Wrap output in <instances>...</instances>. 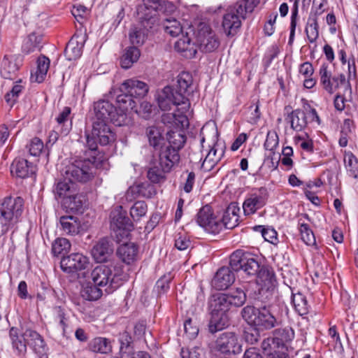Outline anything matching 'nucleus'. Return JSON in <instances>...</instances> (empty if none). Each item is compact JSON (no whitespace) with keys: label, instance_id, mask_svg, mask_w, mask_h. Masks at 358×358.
<instances>
[{"label":"nucleus","instance_id":"obj_1","mask_svg":"<svg viewBox=\"0 0 358 358\" xmlns=\"http://www.w3.org/2000/svg\"><path fill=\"white\" fill-rule=\"evenodd\" d=\"M120 94L117 96L116 102L117 106L115 107L119 113H124L128 117L127 113L131 110L137 112L136 101L145 96L148 92V85L135 79H128L122 83L120 87Z\"/></svg>","mask_w":358,"mask_h":358},{"label":"nucleus","instance_id":"obj_2","mask_svg":"<svg viewBox=\"0 0 358 358\" xmlns=\"http://www.w3.org/2000/svg\"><path fill=\"white\" fill-rule=\"evenodd\" d=\"M91 277L94 284L104 287V292L109 294L116 290L124 280L123 266L120 263L97 266L91 272Z\"/></svg>","mask_w":358,"mask_h":358},{"label":"nucleus","instance_id":"obj_3","mask_svg":"<svg viewBox=\"0 0 358 358\" xmlns=\"http://www.w3.org/2000/svg\"><path fill=\"white\" fill-rule=\"evenodd\" d=\"M260 0H239L229 6L223 15L222 26L227 36H234L241 27V20L246 18L248 13H252Z\"/></svg>","mask_w":358,"mask_h":358},{"label":"nucleus","instance_id":"obj_4","mask_svg":"<svg viewBox=\"0 0 358 358\" xmlns=\"http://www.w3.org/2000/svg\"><path fill=\"white\" fill-rule=\"evenodd\" d=\"M24 199L20 196H7L0 206V236L9 230H15L21 221L24 211Z\"/></svg>","mask_w":358,"mask_h":358},{"label":"nucleus","instance_id":"obj_5","mask_svg":"<svg viewBox=\"0 0 358 358\" xmlns=\"http://www.w3.org/2000/svg\"><path fill=\"white\" fill-rule=\"evenodd\" d=\"M243 319L248 325H253L262 331H268L280 324V320L273 313L269 306L256 308L246 306L241 310Z\"/></svg>","mask_w":358,"mask_h":358},{"label":"nucleus","instance_id":"obj_6","mask_svg":"<svg viewBox=\"0 0 358 358\" xmlns=\"http://www.w3.org/2000/svg\"><path fill=\"white\" fill-rule=\"evenodd\" d=\"M102 157H92V159H78L66 166L65 176L75 182L86 183L92 180L96 175V169L103 163Z\"/></svg>","mask_w":358,"mask_h":358},{"label":"nucleus","instance_id":"obj_7","mask_svg":"<svg viewBox=\"0 0 358 358\" xmlns=\"http://www.w3.org/2000/svg\"><path fill=\"white\" fill-rule=\"evenodd\" d=\"M164 124L170 130L167 131V140L169 145L167 147L179 151L186 141L184 129L188 127L189 120L185 114L167 113L162 117Z\"/></svg>","mask_w":358,"mask_h":358},{"label":"nucleus","instance_id":"obj_8","mask_svg":"<svg viewBox=\"0 0 358 358\" xmlns=\"http://www.w3.org/2000/svg\"><path fill=\"white\" fill-rule=\"evenodd\" d=\"M230 306L226 294H219L210 302L211 319L208 327L210 333L214 334L228 325L227 312Z\"/></svg>","mask_w":358,"mask_h":358},{"label":"nucleus","instance_id":"obj_9","mask_svg":"<svg viewBox=\"0 0 358 358\" xmlns=\"http://www.w3.org/2000/svg\"><path fill=\"white\" fill-rule=\"evenodd\" d=\"M157 101L162 110H169L173 106H176L178 108V114H185L190 108L189 99H185L169 85L158 92Z\"/></svg>","mask_w":358,"mask_h":358},{"label":"nucleus","instance_id":"obj_10","mask_svg":"<svg viewBox=\"0 0 358 358\" xmlns=\"http://www.w3.org/2000/svg\"><path fill=\"white\" fill-rule=\"evenodd\" d=\"M230 267L236 271L242 270L247 275L255 277L259 271L260 264L252 254L237 250L230 256Z\"/></svg>","mask_w":358,"mask_h":358},{"label":"nucleus","instance_id":"obj_11","mask_svg":"<svg viewBox=\"0 0 358 358\" xmlns=\"http://www.w3.org/2000/svg\"><path fill=\"white\" fill-rule=\"evenodd\" d=\"M94 110L96 121H110L118 127L127 125L130 122L124 113H119L117 109L108 101L101 100L94 103Z\"/></svg>","mask_w":358,"mask_h":358},{"label":"nucleus","instance_id":"obj_12","mask_svg":"<svg viewBox=\"0 0 358 358\" xmlns=\"http://www.w3.org/2000/svg\"><path fill=\"white\" fill-rule=\"evenodd\" d=\"M195 37L197 46L203 52H213L220 45L218 36L209 25L205 23L199 24Z\"/></svg>","mask_w":358,"mask_h":358},{"label":"nucleus","instance_id":"obj_13","mask_svg":"<svg viewBox=\"0 0 358 358\" xmlns=\"http://www.w3.org/2000/svg\"><path fill=\"white\" fill-rule=\"evenodd\" d=\"M90 263L88 257L81 253H72L70 255L64 257L60 262L62 270L67 273H78V276L82 275L86 277L88 273Z\"/></svg>","mask_w":358,"mask_h":358},{"label":"nucleus","instance_id":"obj_14","mask_svg":"<svg viewBox=\"0 0 358 358\" xmlns=\"http://www.w3.org/2000/svg\"><path fill=\"white\" fill-rule=\"evenodd\" d=\"M320 85L327 93L332 94L337 89L345 83V76L343 73L333 74L329 64L323 62L318 71Z\"/></svg>","mask_w":358,"mask_h":358},{"label":"nucleus","instance_id":"obj_15","mask_svg":"<svg viewBox=\"0 0 358 358\" xmlns=\"http://www.w3.org/2000/svg\"><path fill=\"white\" fill-rule=\"evenodd\" d=\"M268 196V191L264 187L255 189L248 195L243 203L244 214L245 215L255 214L266 204Z\"/></svg>","mask_w":358,"mask_h":358},{"label":"nucleus","instance_id":"obj_16","mask_svg":"<svg viewBox=\"0 0 358 358\" xmlns=\"http://www.w3.org/2000/svg\"><path fill=\"white\" fill-rule=\"evenodd\" d=\"M197 224L210 234H218L222 229V223L213 214L208 205L203 206L196 215Z\"/></svg>","mask_w":358,"mask_h":358},{"label":"nucleus","instance_id":"obj_17","mask_svg":"<svg viewBox=\"0 0 358 358\" xmlns=\"http://www.w3.org/2000/svg\"><path fill=\"white\" fill-rule=\"evenodd\" d=\"M216 349L223 354L237 355L242 351V345L234 332H224L216 340Z\"/></svg>","mask_w":358,"mask_h":358},{"label":"nucleus","instance_id":"obj_18","mask_svg":"<svg viewBox=\"0 0 358 358\" xmlns=\"http://www.w3.org/2000/svg\"><path fill=\"white\" fill-rule=\"evenodd\" d=\"M110 228L115 232L122 231L123 235H127L133 230L134 224L127 215V212L118 206L110 213Z\"/></svg>","mask_w":358,"mask_h":358},{"label":"nucleus","instance_id":"obj_19","mask_svg":"<svg viewBox=\"0 0 358 358\" xmlns=\"http://www.w3.org/2000/svg\"><path fill=\"white\" fill-rule=\"evenodd\" d=\"M156 22V19L151 16L149 18H143L139 26L131 27L129 38L133 45H140L143 44L147 36V31L151 29Z\"/></svg>","mask_w":358,"mask_h":358},{"label":"nucleus","instance_id":"obj_20","mask_svg":"<svg viewBox=\"0 0 358 358\" xmlns=\"http://www.w3.org/2000/svg\"><path fill=\"white\" fill-rule=\"evenodd\" d=\"M176 83V88L175 90L185 99H189V96H191L196 89L192 75L187 71H182L177 76Z\"/></svg>","mask_w":358,"mask_h":358},{"label":"nucleus","instance_id":"obj_21","mask_svg":"<svg viewBox=\"0 0 358 358\" xmlns=\"http://www.w3.org/2000/svg\"><path fill=\"white\" fill-rule=\"evenodd\" d=\"M22 337L27 340V345L32 348L39 358L46 357V346L38 333L31 329H26L22 333Z\"/></svg>","mask_w":358,"mask_h":358},{"label":"nucleus","instance_id":"obj_22","mask_svg":"<svg viewBox=\"0 0 358 358\" xmlns=\"http://www.w3.org/2000/svg\"><path fill=\"white\" fill-rule=\"evenodd\" d=\"M113 252V243L108 237L101 238L92 250V255L97 262L107 261Z\"/></svg>","mask_w":358,"mask_h":358},{"label":"nucleus","instance_id":"obj_23","mask_svg":"<svg viewBox=\"0 0 358 358\" xmlns=\"http://www.w3.org/2000/svg\"><path fill=\"white\" fill-rule=\"evenodd\" d=\"M108 122L94 121L92 130L93 136H96L102 145H106L115 140V134L111 131Z\"/></svg>","mask_w":358,"mask_h":358},{"label":"nucleus","instance_id":"obj_24","mask_svg":"<svg viewBox=\"0 0 358 358\" xmlns=\"http://www.w3.org/2000/svg\"><path fill=\"white\" fill-rule=\"evenodd\" d=\"M64 178L58 180L54 185L52 192L56 199L64 200L69 195L78 192L76 184L73 180H69L64 174Z\"/></svg>","mask_w":358,"mask_h":358},{"label":"nucleus","instance_id":"obj_25","mask_svg":"<svg viewBox=\"0 0 358 358\" xmlns=\"http://www.w3.org/2000/svg\"><path fill=\"white\" fill-rule=\"evenodd\" d=\"M159 159L157 163L166 171H171L172 168L179 162L180 155L176 150L170 147H162L159 148Z\"/></svg>","mask_w":358,"mask_h":358},{"label":"nucleus","instance_id":"obj_26","mask_svg":"<svg viewBox=\"0 0 358 358\" xmlns=\"http://www.w3.org/2000/svg\"><path fill=\"white\" fill-rule=\"evenodd\" d=\"M235 280L234 273L229 267H221L212 280L213 287L217 290L227 289Z\"/></svg>","mask_w":358,"mask_h":358},{"label":"nucleus","instance_id":"obj_27","mask_svg":"<svg viewBox=\"0 0 358 358\" xmlns=\"http://www.w3.org/2000/svg\"><path fill=\"white\" fill-rule=\"evenodd\" d=\"M20 61L15 56H4L1 62V75L5 79L13 80L19 69Z\"/></svg>","mask_w":358,"mask_h":358},{"label":"nucleus","instance_id":"obj_28","mask_svg":"<svg viewBox=\"0 0 358 358\" xmlns=\"http://www.w3.org/2000/svg\"><path fill=\"white\" fill-rule=\"evenodd\" d=\"M285 120L290 124L291 128L297 132L303 131L308 124L306 113L301 109L292 110Z\"/></svg>","mask_w":358,"mask_h":358},{"label":"nucleus","instance_id":"obj_29","mask_svg":"<svg viewBox=\"0 0 358 358\" xmlns=\"http://www.w3.org/2000/svg\"><path fill=\"white\" fill-rule=\"evenodd\" d=\"M10 172L18 178H25L34 173V167L27 159H15L11 164Z\"/></svg>","mask_w":358,"mask_h":358},{"label":"nucleus","instance_id":"obj_30","mask_svg":"<svg viewBox=\"0 0 358 358\" xmlns=\"http://www.w3.org/2000/svg\"><path fill=\"white\" fill-rule=\"evenodd\" d=\"M138 247L134 243H127L121 245L117 254L120 259L127 264H130L137 259Z\"/></svg>","mask_w":358,"mask_h":358},{"label":"nucleus","instance_id":"obj_31","mask_svg":"<svg viewBox=\"0 0 358 358\" xmlns=\"http://www.w3.org/2000/svg\"><path fill=\"white\" fill-rule=\"evenodd\" d=\"M256 285L255 281H249L248 284L243 285V287H237L236 289L231 290L228 294H226L227 299L231 306L236 307L242 306L246 301V292H248V287Z\"/></svg>","mask_w":358,"mask_h":358},{"label":"nucleus","instance_id":"obj_32","mask_svg":"<svg viewBox=\"0 0 358 358\" xmlns=\"http://www.w3.org/2000/svg\"><path fill=\"white\" fill-rule=\"evenodd\" d=\"M86 204V198L84 195L76 192L72 195L68 196L63 200V206L71 212L82 213Z\"/></svg>","mask_w":358,"mask_h":358},{"label":"nucleus","instance_id":"obj_33","mask_svg":"<svg viewBox=\"0 0 358 358\" xmlns=\"http://www.w3.org/2000/svg\"><path fill=\"white\" fill-rule=\"evenodd\" d=\"M71 108L66 106L56 117L57 126L55 129L59 130L62 135H67L71 129L72 118L71 117Z\"/></svg>","mask_w":358,"mask_h":358},{"label":"nucleus","instance_id":"obj_34","mask_svg":"<svg viewBox=\"0 0 358 358\" xmlns=\"http://www.w3.org/2000/svg\"><path fill=\"white\" fill-rule=\"evenodd\" d=\"M218 144L214 145V146L210 148L206 155L201 166V169L203 171L207 172L211 171L223 156L224 150L221 148L220 152H218Z\"/></svg>","mask_w":358,"mask_h":358},{"label":"nucleus","instance_id":"obj_35","mask_svg":"<svg viewBox=\"0 0 358 358\" xmlns=\"http://www.w3.org/2000/svg\"><path fill=\"white\" fill-rule=\"evenodd\" d=\"M62 230L67 235L75 236L79 234L81 229V224L79 219L76 217L68 215L60 217Z\"/></svg>","mask_w":358,"mask_h":358},{"label":"nucleus","instance_id":"obj_36","mask_svg":"<svg viewBox=\"0 0 358 358\" xmlns=\"http://www.w3.org/2000/svg\"><path fill=\"white\" fill-rule=\"evenodd\" d=\"M169 173L161 166L157 159L152 160L147 171V178L152 183L163 182L166 180V174Z\"/></svg>","mask_w":358,"mask_h":358},{"label":"nucleus","instance_id":"obj_37","mask_svg":"<svg viewBox=\"0 0 358 358\" xmlns=\"http://www.w3.org/2000/svg\"><path fill=\"white\" fill-rule=\"evenodd\" d=\"M174 48L183 57L188 59L194 57L196 53L194 44L191 43L190 38L187 36L178 39L174 44Z\"/></svg>","mask_w":358,"mask_h":358},{"label":"nucleus","instance_id":"obj_38","mask_svg":"<svg viewBox=\"0 0 358 358\" xmlns=\"http://www.w3.org/2000/svg\"><path fill=\"white\" fill-rule=\"evenodd\" d=\"M150 146L155 150L162 148L165 143V139L161 129L155 126L148 127L145 131Z\"/></svg>","mask_w":358,"mask_h":358},{"label":"nucleus","instance_id":"obj_39","mask_svg":"<svg viewBox=\"0 0 358 358\" xmlns=\"http://www.w3.org/2000/svg\"><path fill=\"white\" fill-rule=\"evenodd\" d=\"M140 55L141 52L138 48L134 46L127 48L120 57L121 67L125 69H129L138 60Z\"/></svg>","mask_w":358,"mask_h":358},{"label":"nucleus","instance_id":"obj_40","mask_svg":"<svg viewBox=\"0 0 358 358\" xmlns=\"http://www.w3.org/2000/svg\"><path fill=\"white\" fill-rule=\"evenodd\" d=\"M10 338L12 341L13 348L17 352L18 355H24L27 351V340L22 337V334H19L18 329L12 327L9 331Z\"/></svg>","mask_w":358,"mask_h":358},{"label":"nucleus","instance_id":"obj_41","mask_svg":"<svg viewBox=\"0 0 358 358\" xmlns=\"http://www.w3.org/2000/svg\"><path fill=\"white\" fill-rule=\"evenodd\" d=\"M83 47V45L73 37L64 50L65 57L70 61L78 59L82 55Z\"/></svg>","mask_w":358,"mask_h":358},{"label":"nucleus","instance_id":"obj_42","mask_svg":"<svg viewBox=\"0 0 358 358\" xmlns=\"http://www.w3.org/2000/svg\"><path fill=\"white\" fill-rule=\"evenodd\" d=\"M50 66V59L42 56L38 57L37 60V69L34 74H31V78L38 83H42L47 74Z\"/></svg>","mask_w":358,"mask_h":358},{"label":"nucleus","instance_id":"obj_43","mask_svg":"<svg viewBox=\"0 0 358 358\" xmlns=\"http://www.w3.org/2000/svg\"><path fill=\"white\" fill-rule=\"evenodd\" d=\"M292 302L295 310L299 315L303 316L308 313L310 306L306 297L301 292L296 294L292 293Z\"/></svg>","mask_w":358,"mask_h":358},{"label":"nucleus","instance_id":"obj_44","mask_svg":"<svg viewBox=\"0 0 358 358\" xmlns=\"http://www.w3.org/2000/svg\"><path fill=\"white\" fill-rule=\"evenodd\" d=\"M90 349L94 352L101 354H107L112 351V345L108 338L97 337L90 343Z\"/></svg>","mask_w":358,"mask_h":358},{"label":"nucleus","instance_id":"obj_45","mask_svg":"<svg viewBox=\"0 0 358 358\" xmlns=\"http://www.w3.org/2000/svg\"><path fill=\"white\" fill-rule=\"evenodd\" d=\"M344 164L348 174L355 179L358 178V159L352 152H345Z\"/></svg>","mask_w":358,"mask_h":358},{"label":"nucleus","instance_id":"obj_46","mask_svg":"<svg viewBox=\"0 0 358 358\" xmlns=\"http://www.w3.org/2000/svg\"><path fill=\"white\" fill-rule=\"evenodd\" d=\"M273 337L280 346L291 341L294 336V332L290 327L278 328L273 331Z\"/></svg>","mask_w":358,"mask_h":358},{"label":"nucleus","instance_id":"obj_47","mask_svg":"<svg viewBox=\"0 0 358 358\" xmlns=\"http://www.w3.org/2000/svg\"><path fill=\"white\" fill-rule=\"evenodd\" d=\"M163 27L165 32L173 37L178 36L182 31L180 22L172 17L164 19Z\"/></svg>","mask_w":358,"mask_h":358},{"label":"nucleus","instance_id":"obj_48","mask_svg":"<svg viewBox=\"0 0 358 358\" xmlns=\"http://www.w3.org/2000/svg\"><path fill=\"white\" fill-rule=\"evenodd\" d=\"M308 40L310 43H315L319 38V24L315 18L308 17L305 28Z\"/></svg>","mask_w":358,"mask_h":358},{"label":"nucleus","instance_id":"obj_49","mask_svg":"<svg viewBox=\"0 0 358 358\" xmlns=\"http://www.w3.org/2000/svg\"><path fill=\"white\" fill-rule=\"evenodd\" d=\"M71 249L69 241L65 238H57L52 245V252L55 256L64 255Z\"/></svg>","mask_w":358,"mask_h":358},{"label":"nucleus","instance_id":"obj_50","mask_svg":"<svg viewBox=\"0 0 358 358\" xmlns=\"http://www.w3.org/2000/svg\"><path fill=\"white\" fill-rule=\"evenodd\" d=\"M22 80L20 79L13 86L12 89L8 91L4 96V99L7 104L13 106L17 101L20 94L24 89V86L21 85Z\"/></svg>","mask_w":358,"mask_h":358},{"label":"nucleus","instance_id":"obj_51","mask_svg":"<svg viewBox=\"0 0 358 358\" xmlns=\"http://www.w3.org/2000/svg\"><path fill=\"white\" fill-rule=\"evenodd\" d=\"M81 295L86 300L96 301L103 295V290L101 287L96 286L95 284L87 285L82 290Z\"/></svg>","mask_w":358,"mask_h":358},{"label":"nucleus","instance_id":"obj_52","mask_svg":"<svg viewBox=\"0 0 358 358\" xmlns=\"http://www.w3.org/2000/svg\"><path fill=\"white\" fill-rule=\"evenodd\" d=\"M148 211V206L145 201H138L134 203L130 209V215L134 221H138L145 216Z\"/></svg>","mask_w":358,"mask_h":358},{"label":"nucleus","instance_id":"obj_53","mask_svg":"<svg viewBox=\"0 0 358 358\" xmlns=\"http://www.w3.org/2000/svg\"><path fill=\"white\" fill-rule=\"evenodd\" d=\"M260 331L256 327L249 325L244 330L243 338L245 341L250 345L256 344L260 339Z\"/></svg>","mask_w":358,"mask_h":358},{"label":"nucleus","instance_id":"obj_54","mask_svg":"<svg viewBox=\"0 0 358 358\" xmlns=\"http://www.w3.org/2000/svg\"><path fill=\"white\" fill-rule=\"evenodd\" d=\"M280 347L274 337L266 338L261 343V348L263 352L269 356L273 355V352H275L276 349Z\"/></svg>","mask_w":358,"mask_h":358},{"label":"nucleus","instance_id":"obj_55","mask_svg":"<svg viewBox=\"0 0 358 358\" xmlns=\"http://www.w3.org/2000/svg\"><path fill=\"white\" fill-rule=\"evenodd\" d=\"M255 230L260 231L262 236L266 241H268L272 244H275L278 241V234L273 228H265L263 226H256L255 227Z\"/></svg>","mask_w":358,"mask_h":358},{"label":"nucleus","instance_id":"obj_56","mask_svg":"<svg viewBox=\"0 0 358 358\" xmlns=\"http://www.w3.org/2000/svg\"><path fill=\"white\" fill-rule=\"evenodd\" d=\"M299 231L301 239L306 244L309 245L315 244V238L308 224L301 223L299 226Z\"/></svg>","mask_w":358,"mask_h":358},{"label":"nucleus","instance_id":"obj_57","mask_svg":"<svg viewBox=\"0 0 358 358\" xmlns=\"http://www.w3.org/2000/svg\"><path fill=\"white\" fill-rule=\"evenodd\" d=\"M278 143L279 138L277 133L275 131H268L264 145L265 149L274 153Z\"/></svg>","mask_w":358,"mask_h":358},{"label":"nucleus","instance_id":"obj_58","mask_svg":"<svg viewBox=\"0 0 358 358\" xmlns=\"http://www.w3.org/2000/svg\"><path fill=\"white\" fill-rule=\"evenodd\" d=\"M27 148L30 155L37 157L43 149V143L40 138L35 137L31 140L29 144L27 145Z\"/></svg>","mask_w":358,"mask_h":358},{"label":"nucleus","instance_id":"obj_59","mask_svg":"<svg viewBox=\"0 0 358 358\" xmlns=\"http://www.w3.org/2000/svg\"><path fill=\"white\" fill-rule=\"evenodd\" d=\"M180 355L182 358H205L203 351L200 348H182Z\"/></svg>","mask_w":358,"mask_h":358},{"label":"nucleus","instance_id":"obj_60","mask_svg":"<svg viewBox=\"0 0 358 358\" xmlns=\"http://www.w3.org/2000/svg\"><path fill=\"white\" fill-rule=\"evenodd\" d=\"M177 6L176 3L170 0H162L157 8V11L163 14H172L176 10Z\"/></svg>","mask_w":358,"mask_h":358},{"label":"nucleus","instance_id":"obj_61","mask_svg":"<svg viewBox=\"0 0 358 358\" xmlns=\"http://www.w3.org/2000/svg\"><path fill=\"white\" fill-rule=\"evenodd\" d=\"M239 215H228L227 213H224L222 221V227L224 225L227 229H234L238 224Z\"/></svg>","mask_w":358,"mask_h":358},{"label":"nucleus","instance_id":"obj_62","mask_svg":"<svg viewBox=\"0 0 358 358\" xmlns=\"http://www.w3.org/2000/svg\"><path fill=\"white\" fill-rule=\"evenodd\" d=\"M190 241L185 234H178L176 236L175 247L179 250H185L190 245Z\"/></svg>","mask_w":358,"mask_h":358},{"label":"nucleus","instance_id":"obj_63","mask_svg":"<svg viewBox=\"0 0 358 358\" xmlns=\"http://www.w3.org/2000/svg\"><path fill=\"white\" fill-rule=\"evenodd\" d=\"M139 196L143 197H151L153 187L148 183H141L134 187Z\"/></svg>","mask_w":358,"mask_h":358},{"label":"nucleus","instance_id":"obj_64","mask_svg":"<svg viewBox=\"0 0 358 358\" xmlns=\"http://www.w3.org/2000/svg\"><path fill=\"white\" fill-rule=\"evenodd\" d=\"M184 329L185 334L189 338H195L199 332V329L196 326L192 325V320L191 319L186 320L184 322Z\"/></svg>","mask_w":358,"mask_h":358}]
</instances>
